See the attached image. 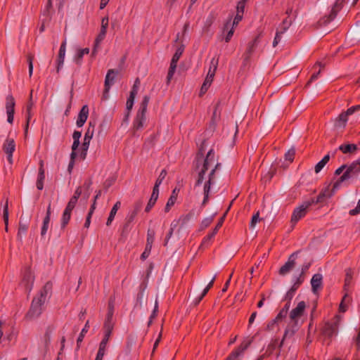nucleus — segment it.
Instances as JSON below:
<instances>
[{
  "label": "nucleus",
  "mask_w": 360,
  "mask_h": 360,
  "mask_svg": "<svg viewBox=\"0 0 360 360\" xmlns=\"http://www.w3.org/2000/svg\"><path fill=\"white\" fill-rule=\"evenodd\" d=\"M219 166L212 149L209 150L205 159L197 165L198 179L195 189L197 193L204 195L202 205H205L209 200L210 188L215 183L216 172Z\"/></svg>",
  "instance_id": "1"
},
{
  "label": "nucleus",
  "mask_w": 360,
  "mask_h": 360,
  "mask_svg": "<svg viewBox=\"0 0 360 360\" xmlns=\"http://www.w3.org/2000/svg\"><path fill=\"white\" fill-rule=\"evenodd\" d=\"M307 304L304 301L297 303L289 313V321L285 330L283 338L292 337L304 321Z\"/></svg>",
  "instance_id": "2"
},
{
  "label": "nucleus",
  "mask_w": 360,
  "mask_h": 360,
  "mask_svg": "<svg viewBox=\"0 0 360 360\" xmlns=\"http://www.w3.org/2000/svg\"><path fill=\"white\" fill-rule=\"evenodd\" d=\"M51 284L46 283L34 297L30 309L26 315L28 319L34 320L39 317L44 309V304L51 295Z\"/></svg>",
  "instance_id": "3"
},
{
  "label": "nucleus",
  "mask_w": 360,
  "mask_h": 360,
  "mask_svg": "<svg viewBox=\"0 0 360 360\" xmlns=\"http://www.w3.org/2000/svg\"><path fill=\"white\" fill-rule=\"evenodd\" d=\"M113 327L114 322L112 320V311L110 310V311L108 312L107 317L104 323V337L100 343L96 360H101L103 359L105 347L113 330Z\"/></svg>",
  "instance_id": "4"
},
{
  "label": "nucleus",
  "mask_w": 360,
  "mask_h": 360,
  "mask_svg": "<svg viewBox=\"0 0 360 360\" xmlns=\"http://www.w3.org/2000/svg\"><path fill=\"white\" fill-rule=\"evenodd\" d=\"M360 173V165L357 160L354 161L349 165H346L345 171L340 179L333 184V189L338 190L340 184L355 176H357Z\"/></svg>",
  "instance_id": "5"
},
{
  "label": "nucleus",
  "mask_w": 360,
  "mask_h": 360,
  "mask_svg": "<svg viewBox=\"0 0 360 360\" xmlns=\"http://www.w3.org/2000/svg\"><path fill=\"white\" fill-rule=\"evenodd\" d=\"M149 99L150 98L148 96H145L140 104V108L137 112L136 116L133 123V127L136 131L142 129L146 122V112L147 110L148 104L149 103Z\"/></svg>",
  "instance_id": "6"
},
{
  "label": "nucleus",
  "mask_w": 360,
  "mask_h": 360,
  "mask_svg": "<svg viewBox=\"0 0 360 360\" xmlns=\"http://www.w3.org/2000/svg\"><path fill=\"white\" fill-rule=\"evenodd\" d=\"M314 199L304 202L302 205L296 207L292 214L290 222L292 226L307 214V209L314 204Z\"/></svg>",
  "instance_id": "7"
},
{
  "label": "nucleus",
  "mask_w": 360,
  "mask_h": 360,
  "mask_svg": "<svg viewBox=\"0 0 360 360\" xmlns=\"http://www.w3.org/2000/svg\"><path fill=\"white\" fill-rule=\"evenodd\" d=\"M359 110L360 105H356L348 108L347 111L340 114L335 120V127L337 128H345L348 120V117Z\"/></svg>",
  "instance_id": "8"
},
{
  "label": "nucleus",
  "mask_w": 360,
  "mask_h": 360,
  "mask_svg": "<svg viewBox=\"0 0 360 360\" xmlns=\"http://www.w3.org/2000/svg\"><path fill=\"white\" fill-rule=\"evenodd\" d=\"M341 321V316L337 315L332 322H326L323 328V333L326 337L332 338L338 333V326Z\"/></svg>",
  "instance_id": "9"
},
{
  "label": "nucleus",
  "mask_w": 360,
  "mask_h": 360,
  "mask_svg": "<svg viewBox=\"0 0 360 360\" xmlns=\"http://www.w3.org/2000/svg\"><path fill=\"white\" fill-rule=\"evenodd\" d=\"M34 281V272L30 267H26L22 273L20 284L29 292L31 291Z\"/></svg>",
  "instance_id": "10"
},
{
  "label": "nucleus",
  "mask_w": 360,
  "mask_h": 360,
  "mask_svg": "<svg viewBox=\"0 0 360 360\" xmlns=\"http://www.w3.org/2000/svg\"><path fill=\"white\" fill-rule=\"evenodd\" d=\"M15 99L12 95H8L6 98V110L7 114V121L10 124L13 122L15 112Z\"/></svg>",
  "instance_id": "11"
},
{
  "label": "nucleus",
  "mask_w": 360,
  "mask_h": 360,
  "mask_svg": "<svg viewBox=\"0 0 360 360\" xmlns=\"http://www.w3.org/2000/svg\"><path fill=\"white\" fill-rule=\"evenodd\" d=\"M77 200L75 198H71L70 201L68 202L66 208L64 210L63 217H62V226L65 227L70 221L71 212L75 207L77 204Z\"/></svg>",
  "instance_id": "12"
},
{
  "label": "nucleus",
  "mask_w": 360,
  "mask_h": 360,
  "mask_svg": "<svg viewBox=\"0 0 360 360\" xmlns=\"http://www.w3.org/2000/svg\"><path fill=\"white\" fill-rule=\"evenodd\" d=\"M4 150L7 154V159L10 164H12V155L15 148L14 139L8 138L4 144Z\"/></svg>",
  "instance_id": "13"
},
{
  "label": "nucleus",
  "mask_w": 360,
  "mask_h": 360,
  "mask_svg": "<svg viewBox=\"0 0 360 360\" xmlns=\"http://www.w3.org/2000/svg\"><path fill=\"white\" fill-rule=\"evenodd\" d=\"M250 344L251 340L243 341L241 345L229 355V356L227 358V360H236L243 354L245 350L249 347Z\"/></svg>",
  "instance_id": "14"
},
{
  "label": "nucleus",
  "mask_w": 360,
  "mask_h": 360,
  "mask_svg": "<svg viewBox=\"0 0 360 360\" xmlns=\"http://www.w3.org/2000/svg\"><path fill=\"white\" fill-rule=\"evenodd\" d=\"M295 266V253L291 255L288 262L281 267L279 273L281 275H285L290 272Z\"/></svg>",
  "instance_id": "15"
},
{
  "label": "nucleus",
  "mask_w": 360,
  "mask_h": 360,
  "mask_svg": "<svg viewBox=\"0 0 360 360\" xmlns=\"http://www.w3.org/2000/svg\"><path fill=\"white\" fill-rule=\"evenodd\" d=\"M89 116V108L86 105H84L80 110L78 117L76 122L78 127H82L86 122Z\"/></svg>",
  "instance_id": "16"
},
{
  "label": "nucleus",
  "mask_w": 360,
  "mask_h": 360,
  "mask_svg": "<svg viewBox=\"0 0 360 360\" xmlns=\"http://www.w3.org/2000/svg\"><path fill=\"white\" fill-rule=\"evenodd\" d=\"M65 52H66V40H65L62 43V44L60 45V49H59L58 65H57V72H58L63 68L64 60H65Z\"/></svg>",
  "instance_id": "17"
},
{
  "label": "nucleus",
  "mask_w": 360,
  "mask_h": 360,
  "mask_svg": "<svg viewBox=\"0 0 360 360\" xmlns=\"http://www.w3.org/2000/svg\"><path fill=\"white\" fill-rule=\"evenodd\" d=\"M117 72L111 69L108 71L105 79V93L109 92L110 86L113 84Z\"/></svg>",
  "instance_id": "18"
},
{
  "label": "nucleus",
  "mask_w": 360,
  "mask_h": 360,
  "mask_svg": "<svg viewBox=\"0 0 360 360\" xmlns=\"http://www.w3.org/2000/svg\"><path fill=\"white\" fill-rule=\"evenodd\" d=\"M336 190L333 188L332 190L329 189V187L326 188L316 198V200H314V203H319L323 202L326 199L330 198L333 196Z\"/></svg>",
  "instance_id": "19"
},
{
  "label": "nucleus",
  "mask_w": 360,
  "mask_h": 360,
  "mask_svg": "<svg viewBox=\"0 0 360 360\" xmlns=\"http://www.w3.org/2000/svg\"><path fill=\"white\" fill-rule=\"evenodd\" d=\"M338 149L344 154H354L358 150V147L354 143L342 144Z\"/></svg>",
  "instance_id": "20"
},
{
  "label": "nucleus",
  "mask_w": 360,
  "mask_h": 360,
  "mask_svg": "<svg viewBox=\"0 0 360 360\" xmlns=\"http://www.w3.org/2000/svg\"><path fill=\"white\" fill-rule=\"evenodd\" d=\"M323 277L321 274H314L311 280L312 291L316 293L322 285Z\"/></svg>",
  "instance_id": "21"
},
{
  "label": "nucleus",
  "mask_w": 360,
  "mask_h": 360,
  "mask_svg": "<svg viewBox=\"0 0 360 360\" xmlns=\"http://www.w3.org/2000/svg\"><path fill=\"white\" fill-rule=\"evenodd\" d=\"M106 33H107V30L101 28L100 32L95 39L94 47L92 51L93 55L96 54V53L97 51V49L98 48L101 41L105 39Z\"/></svg>",
  "instance_id": "22"
},
{
  "label": "nucleus",
  "mask_w": 360,
  "mask_h": 360,
  "mask_svg": "<svg viewBox=\"0 0 360 360\" xmlns=\"http://www.w3.org/2000/svg\"><path fill=\"white\" fill-rule=\"evenodd\" d=\"M283 318H278V314L274 319L270 321L266 326V330L268 331H278L280 330L278 323L282 321Z\"/></svg>",
  "instance_id": "23"
},
{
  "label": "nucleus",
  "mask_w": 360,
  "mask_h": 360,
  "mask_svg": "<svg viewBox=\"0 0 360 360\" xmlns=\"http://www.w3.org/2000/svg\"><path fill=\"white\" fill-rule=\"evenodd\" d=\"M29 227V223L28 221H23L22 219H20L19 222V227H18V239L19 240H22L23 236L26 233L27 229Z\"/></svg>",
  "instance_id": "24"
},
{
  "label": "nucleus",
  "mask_w": 360,
  "mask_h": 360,
  "mask_svg": "<svg viewBox=\"0 0 360 360\" xmlns=\"http://www.w3.org/2000/svg\"><path fill=\"white\" fill-rule=\"evenodd\" d=\"M343 0H336L333 7L332 8L331 12L328 16L326 22H329L335 18L338 12L341 9Z\"/></svg>",
  "instance_id": "25"
},
{
  "label": "nucleus",
  "mask_w": 360,
  "mask_h": 360,
  "mask_svg": "<svg viewBox=\"0 0 360 360\" xmlns=\"http://www.w3.org/2000/svg\"><path fill=\"white\" fill-rule=\"evenodd\" d=\"M121 206V202L120 201H117L112 207V208L110 210V214H109V217L107 219V221H106V225L107 226H110L112 223V221H113L114 218H115V216L116 215V213L117 212V210L120 209Z\"/></svg>",
  "instance_id": "26"
},
{
  "label": "nucleus",
  "mask_w": 360,
  "mask_h": 360,
  "mask_svg": "<svg viewBox=\"0 0 360 360\" xmlns=\"http://www.w3.org/2000/svg\"><path fill=\"white\" fill-rule=\"evenodd\" d=\"M32 91H31L30 101L27 106V124H26L25 129V134L27 133L29 122H30L31 117H32L31 111H32V108L34 105V102H32Z\"/></svg>",
  "instance_id": "27"
},
{
  "label": "nucleus",
  "mask_w": 360,
  "mask_h": 360,
  "mask_svg": "<svg viewBox=\"0 0 360 360\" xmlns=\"http://www.w3.org/2000/svg\"><path fill=\"white\" fill-rule=\"evenodd\" d=\"M330 160V155H326L323 157V158L319 161L314 167L315 172L318 174L323 167L324 166L328 163V162Z\"/></svg>",
  "instance_id": "28"
},
{
  "label": "nucleus",
  "mask_w": 360,
  "mask_h": 360,
  "mask_svg": "<svg viewBox=\"0 0 360 360\" xmlns=\"http://www.w3.org/2000/svg\"><path fill=\"white\" fill-rule=\"evenodd\" d=\"M89 53V49H88V48L78 49L75 57H74V60L76 62V63L79 64L84 54H88Z\"/></svg>",
  "instance_id": "29"
},
{
  "label": "nucleus",
  "mask_w": 360,
  "mask_h": 360,
  "mask_svg": "<svg viewBox=\"0 0 360 360\" xmlns=\"http://www.w3.org/2000/svg\"><path fill=\"white\" fill-rule=\"evenodd\" d=\"M45 179V172L42 169H39L38 177L37 180V188L39 190H42L44 188V180Z\"/></svg>",
  "instance_id": "30"
},
{
  "label": "nucleus",
  "mask_w": 360,
  "mask_h": 360,
  "mask_svg": "<svg viewBox=\"0 0 360 360\" xmlns=\"http://www.w3.org/2000/svg\"><path fill=\"white\" fill-rule=\"evenodd\" d=\"M141 207H142V202H141V201H137L134 204V210L131 212H130L129 214L130 221H134V218L136 217L137 213L141 210Z\"/></svg>",
  "instance_id": "31"
},
{
  "label": "nucleus",
  "mask_w": 360,
  "mask_h": 360,
  "mask_svg": "<svg viewBox=\"0 0 360 360\" xmlns=\"http://www.w3.org/2000/svg\"><path fill=\"white\" fill-rule=\"evenodd\" d=\"M219 63V58L218 57H214L210 60V64L207 73H211L212 75H215V72L217 71V67Z\"/></svg>",
  "instance_id": "32"
},
{
  "label": "nucleus",
  "mask_w": 360,
  "mask_h": 360,
  "mask_svg": "<svg viewBox=\"0 0 360 360\" xmlns=\"http://www.w3.org/2000/svg\"><path fill=\"white\" fill-rule=\"evenodd\" d=\"M224 217H221L219 220V221L218 222V224H217L216 227L214 228V229L213 230V231L209 234L207 238H205L204 240V242H207L209 240H210L212 237H214V236L217 233L219 229L221 226L223 222H224Z\"/></svg>",
  "instance_id": "33"
},
{
  "label": "nucleus",
  "mask_w": 360,
  "mask_h": 360,
  "mask_svg": "<svg viewBox=\"0 0 360 360\" xmlns=\"http://www.w3.org/2000/svg\"><path fill=\"white\" fill-rule=\"evenodd\" d=\"M3 218L5 223V229L8 231V200H6L4 206V212H3Z\"/></svg>",
  "instance_id": "34"
},
{
  "label": "nucleus",
  "mask_w": 360,
  "mask_h": 360,
  "mask_svg": "<svg viewBox=\"0 0 360 360\" xmlns=\"http://www.w3.org/2000/svg\"><path fill=\"white\" fill-rule=\"evenodd\" d=\"M94 124H92L91 122H89V127H88L87 130L84 134V139H87V141L88 140L91 141L94 136Z\"/></svg>",
  "instance_id": "35"
},
{
  "label": "nucleus",
  "mask_w": 360,
  "mask_h": 360,
  "mask_svg": "<svg viewBox=\"0 0 360 360\" xmlns=\"http://www.w3.org/2000/svg\"><path fill=\"white\" fill-rule=\"evenodd\" d=\"M352 276H353L352 271L351 269H347L346 271L345 279V289L347 286H349L351 284L352 280Z\"/></svg>",
  "instance_id": "36"
},
{
  "label": "nucleus",
  "mask_w": 360,
  "mask_h": 360,
  "mask_svg": "<svg viewBox=\"0 0 360 360\" xmlns=\"http://www.w3.org/2000/svg\"><path fill=\"white\" fill-rule=\"evenodd\" d=\"M90 140H88L87 139H84V141H83V143H82V152L81 153V158L82 159H84L86 158V152H87V150L89 148V144H90Z\"/></svg>",
  "instance_id": "37"
},
{
  "label": "nucleus",
  "mask_w": 360,
  "mask_h": 360,
  "mask_svg": "<svg viewBox=\"0 0 360 360\" xmlns=\"http://www.w3.org/2000/svg\"><path fill=\"white\" fill-rule=\"evenodd\" d=\"M290 302H288L285 304V305L283 307V309H281L278 314V318H283L285 319L287 316L288 311L290 309Z\"/></svg>",
  "instance_id": "38"
},
{
  "label": "nucleus",
  "mask_w": 360,
  "mask_h": 360,
  "mask_svg": "<svg viewBox=\"0 0 360 360\" xmlns=\"http://www.w3.org/2000/svg\"><path fill=\"white\" fill-rule=\"evenodd\" d=\"M89 321H86L84 328L82 330L78 338H77V344H79L80 342H82L83 340V338L85 335V334L87 333L88 331V329H89Z\"/></svg>",
  "instance_id": "39"
},
{
  "label": "nucleus",
  "mask_w": 360,
  "mask_h": 360,
  "mask_svg": "<svg viewBox=\"0 0 360 360\" xmlns=\"http://www.w3.org/2000/svg\"><path fill=\"white\" fill-rule=\"evenodd\" d=\"M158 198H156L155 195L153 196L151 195L150 196V198L148 200V202L146 207V209H145V211L146 212H150V210H151V208L154 206V205L155 204L157 200H158Z\"/></svg>",
  "instance_id": "40"
},
{
  "label": "nucleus",
  "mask_w": 360,
  "mask_h": 360,
  "mask_svg": "<svg viewBox=\"0 0 360 360\" xmlns=\"http://www.w3.org/2000/svg\"><path fill=\"white\" fill-rule=\"evenodd\" d=\"M176 200L174 199V196H170L165 207V212H168L171 207L175 204Z\"/></svg>",
  "instance_id": "41"
},
{
  "label": "nucleus",
  "mask_w": 360,
  "mask_h": 360,
  "mask_svg": "<svg viewBox=\"0 0 360 360\" xmlns=\"http://www.w3.org/2000/svg\"><path fill=\"white\" fill-rule=\"evenodd\" d=\"M260 221L259 218V212H257L255 214H254L252 217L251 221H250V228L254 229L256 226V224Z\"/></svg>",
  "instance_id": "42"
},
{
  "label": "nucleus",
  "mask_w": 360,
  "mask_h": 360,
  "mask_svg": "<svg viewBox=\"0 0 360 360\" xmlns=\"http://www.w3.org/2000/svg\"><path fill=\"white\" fill-rule=\"evenodd\" d=\"M295 151L294 149H290L285 154V159L286 160H288L290 162H292L294 157H295Z\"/></svg>",
  "instance_id": "43"
},
{
  "label": "nucleus",
  "mask_w": 360,
  "mask_h": 360,
  "mask_svg": "<svg viewBox=\"0 0 360 360\" xmlns=\"http://www.w3.org/2000/svg\"><path fill=\"white\" fill-rule=\"evenodd\" d=\"M183 52H184V46H183V45H181L176 50V52L174 54L172 59H174V60H176L178 61L179 60L181 56L182 55Z\"/></svg>",
  "instance_id": "44"
},
{
  "label": "nucleus",
  "mask_w": 360,
  "mask_h": 360,
  "mask_svg": "<svg viewBox=\"0 0 360 360\" xmlns=\"http://www.w3.org/2000/svg\"><path fill=\"white\" fill-rule=\"evenodd\" d=\"M154 235L155 234L153 231H150V230L148 231L146 245L152 247L153 243L154 241Z\"/></svg>",
  "instance_id": "45"
},
{
  "label": "nucleus",
  "mask_w": 360,
  "mask_h": 360,
  "mask_svg": "<svg viewBox=\"0 0 360 360\" xmlns=\"http://www.w3.org/2000/svg\"><path fill=\"white\" fill-rule=\"evenodd\" d=\"M214 77V75H212L211 73H207L202 84L210 87L213 81Z\"/></svg>",
  "instance_id": "46"
},
{
  "label": "nucleus",
  "mask_w": 360,
  "mask_h": 360,
  "mask_svg": "<svg viewBox=\"0 0 360 360\" xmlns=\"http://www.w3.org/2000/svg\"><path fill=\"white\" fill-rule=\"evenodd\" d=\"M133 221H130L129 220V216L128 215L127 218V220H126V222L125 224H124L123 226V228H122V233H127L129 232V231L131 229V223Z\"/></svg>",
  "instance_id": "47"
},
{
  "label": "nucleus",
  "mask_w": 360,
  "mask_h": 360,
  "mask_svg": "<svg viewBox=\"0 0 360 360\" xmlns=\"http://www.w3.org/2000/svg\"><path fill=\"white\" fill-rule=\"evenodd\" d=\"M77 156H75V154L74 153H71L70 154V163L68 165V172L70 173L73 167H74V165H75V160L76 159Z\"/></svg>",
  "instance_id": "48"
},
{
  "label": "nucleus",
  "mask_w": 360,
  "mask_h": 360,
  "mask_svg": "<svg viewBox=\"0 0 360 360\" xmlns=\"http://www.w3.org/2000/svg\"><path fill=\"white\" fill-rule=\"evenodd\" d=\"M353 341L356 347V349L359 350L360 349V328L357 331V334L354 337Z\"/></svg>",
  "instance_id": "49"
},
{
  "label": "nucleus",
  "mask_w": 360,
  "mask_h": 360,
  "mask_svg": "<svg viewBox=\"0 0 360 360\" xmlns=\"http://www.w3.org/2000/svg\"><path fill=\"white\" fill-rule=\"evenodd\" d=\"M151 248H152V247H150L149 245H146L145 250L143 251V252L141 254V258L143 260L146 259L149 256L150 251H151Z\"/></svg>",
  "instance_id": "50"
},
{
  "label": "nucleus",
  "mask_w": 360,
  "mask_h": 360,
  "mask_svg": "<svg viewBox=\"0 0 360 360\" xmlns=\"http://www.w3.org/2000/svg\"><path fill=\"white\" fill-rule=\"evenodd\" d=\"M285 32V30L282 32H277L276 34V36L274 37V41H273V46H277V44H278V42L281 41V35L282 34Z\"/></svg>",
  "instance_id": "51"
},
{
  "label": "nucleus",
  "mask_w": 360,
  "mask_h": 360,
  "mask_svg": "<svg viewBox=\"0 0 360 360\" xmlns=\"http://www.w3.org/2000/svg\"><path fill=\"white\" fill-rule=\"evenodd\" d=\"M176 71V69H174L173 68H169L167 76V84H169L171 82V79H172L174 72Z\"/></svg>",
  "instance_id": "52"
},
{
  "label": "nucleus",
  "mask_w": 360,
  "mask_h": 360,
  "mask_svg": "<svg viewBox=\"0 0 360 360\" xmlns=\"http://www.w3.org/2000/svg\"><path fill=\"white\" fill-rule=\"evenodd\" d=\"M176 71V69H174L173 68H169L167 76V84H169L171 82V79H172L174 72Z\"/></svg>",
  "instance_id": "53"
},
{
  "label": "nucleus",
  "mask_w": 360,
  "mask_h": 360,
  "mask_svg": "<svg viewBox=\"0 0 360 360\" xmlns=\"http://www.w3.org/2000/svg\"><path fill=\"white\" fill-rule=\"evenodd\" d=\"M166 175L167 172L165 169L162 170L155 183L160 185L162 181L165 179Z\"/></svg>",
  "instance_id": "54"
},
{
  "label": "nucleus",
  "mask_w": 360,
  "mask_h": 360,
  "mask_svg": "<svg viewBox=\"0 0 360 360\" xmlns=\"http://www.w3.org/2000/svg\"><path fill=\"white\" fill-rule=\"evenodd\" d=\"M246 0H242L238 4L237 6V13H240L241 14H243L244 12V8H245V1Z\"/></svg>",
  "instance_id": "55"
},
{
  "label": "nucleus",
  "mask_w": 360,
  "mask_h": 360,
  "mask_svg": "<svg viewBox=\"0 0 360 360\" xmlns=\"http://www.w3.org/2000/svg\"><path fill=\"white\" fill-rule=\"evenodd\" d=\"M242 18H243V14H241L240 13H237L234 18L233 22V27L234 26H236L239 23V22L242 20Z\"/></svg>",
  "instance_id": "56"
},
{
  "label": "nucleus",
  "mask_w": 360,
  "mask_h": 360,
  "mask_svg": "<svg viewBox=\"0 0 360 360\" xmlns=\"http://www.w3.org/2000/svg\"><path fill=\"white\" fill-rule=\"evenodd\" d=\"M213 20H214L213 16L212 15L209 16L205 21V27L203 29L207 31L208 27L212 24Z\"/></svg>",
  "instance_id": "57"
},
{
  "label": "nucleus",
  "mask_w": 360,
  "mask_h": 360,
  "mask_svg": "<svg viewBox=\"0 0 360 360\" xmlns=\"http://www.w3.org/2000/svg\"><path fill=\"white\" fill-rule=\"evenodd\" d=\"M134 99H135L134 98H131L129 96L127 101L126 105H127V109L129 111L131 110L133 107Z\"/></svg>",
  "instance_id": "58"
},
{
  "label": "nucleus",
  "mask_w": 360,
  "mask_h": 360,
  "mask_svg": "<svg viewBox=\"0 0 360 360\" xmlns=\"http://www.w3.org/2000/svg\"><path fill=\"white\" fill-rule=\"evenodd\" d=\"M108 22H109L108 17L106 16V17L103 18L101 20V28L108 30Z\"/></svg>",
  "instance_id": "59"
},
{
  "label": "nucleus",
  "mask_w": 360,
  "mask_h": 360,
  "mask_svg": "<svg viewBox=\"0 0 360 360\" xmlns=\"http://www.w3.org/2000/svg\"><path fill=\"white\" fill-rule=\"evenodd\" d=\"M32 60H33V57L32 56H29L28 57V63H29V75L30 77L32 76V72H33V63H32Z\"/></svg>",
  "instance_id": "60"
},
{
  "label": "nucleus",
  "mask_w": 360,
  "mask_h": 360,
  "mask_svg": "<svg viewBox=\"0 0 360 360\" xmlns=\"http://www.w3.org/2000/svg\"><path fill=\"white\" fill-rule=\"evenodd\" d=\"M160 185V184H155V186L153 187V193L151 194V195L153 196H155L156 198H158V195H159V186Z\"/></svg>",
  "instance_id": "61"
},
{
  "label": "nucleus",
  "mask_w": 360,
  "mask_h": 360,
  "mask_svg": "<svg viewBox=\"0 0 360 360\" xmlns=\"http://www.w3.org/2000/svg\"><path fill=\"white\" fill-rule=\"evenodd\" d=\"M79 146V141H73V143L72 145V153H74L75 154V156L77 155L76 150L78 148Z\"/></svg>",
  "instance_id": "62"
},
{
  "label": "nucleus",
  "mask_w": 360,
  "mask_h": 360,
  "mask_svg": "<svg viewBox=\"0 0 360 360\" xmlns=\"http://www.w3.org/2000/svg\"><path fill=\"white\" fill-rule=\"evenodd\" d=\"M345 299H346V295L343 297L341 303L340 304L339 310L341 312H345L347 310V306L344 303Z\"/></svg>",
  "instance_id": "63"
},
{
  "label": "nucleus",
  "mask_w": 360,
  "mask_h": 360,
  "mask_svg": "<svg viewBox=\"0 0 360 360\" xmlns=\"http://www.w3.org/2000/svg\"><path fill=\"white\" fill-rule=\"evenodd\" d=\"M233 32H234V29L233 27H232L227 33L226 37H225V41L226 42H229L230 41V39H231L233 34Z\"/></svg>",
  "instance_id": "64"
}]
</instances>
